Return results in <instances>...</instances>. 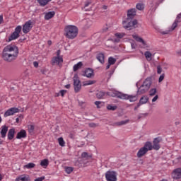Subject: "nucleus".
I'll use <instances>...</instances> for the list:
<instances>
[{
  "instance_id": "obj_9",
  "label": "nucleus",
  "mask_w": 181,
  "mask_h": 181,
  "mask_svg": "<svg viewBox=\"0 0 181 181\" xmlns=\"http://www.w3.org/2000/svg\"><path fill=\"white\" fill-rule=\"evenodd\" d=\"M105 179L107 181H117V173L115 171H107L105 173Z\"/></svg>"
},
{
  "instance_id": "obj_11",
  "label": "nucleus",
  "mask_w": 181,
  "mask_h": 181,
  "mask_svg": "<svg viewBox=\"0 0 181 181\" xmlns=\"http://www.w3.org/2000/svg\"><path fill=\"white\" fill-rule=\"evenodd\" d=\"M63 64V57H54L52 59V66H61Z\"/></svg>"
},
{
  "instance_id": "obj_61",
  "label": "nucleus",
  "mask_w": 181,
  "mask_h": 181,
  "mask_svg": "<svg viewBox=\"0 0 181 181\" xmlns=\"http://www.w3.org/2000/svg\"><path fill=\"white\" fill-rule=\"evenodd\" d=\"M108 8V6H105V5H104L103 6V9H107Z\"/></svg>"
},
{
  "instance_id": "obj_13",
  "label": "nucleus",
  "mask_w": 181,
  "mask_h": 181,
  "mask_svg": "<svg viewBox=\"0 0 181 181\" xmlns=\"http://www.w3.org/2000/svg\"><path fill=\"white\" fill-rule=\"evenodd\" d=\"M148 101H149V98H148V96L146 95H144L142 96L139 102L138 103V104L136 105V106L134 107V110L136 111V110L137 108H139V107L141 105H144V104H146V103H148Z\"/></svg>"
},
{
  "instance_id": "obj_39",
  "label": "nucleus",
  "mask_w": 181,
  "mask_h": 181,
  "mask_svg": "<svg viewBox=\"0 0 181 181\" xmlns=\"http://www.w3.org/2000/svg\"><path fill=\"white\" fill-rule=\"evenodd\" d=\"M107 108L110 111H115V110H117V106L115 105L112 106V105H108Z\"/></svg>"
},
{
  "instance_id": "obj_26",
  "label": "nucleus",
  "mask_w": 181,
  "mask_h": 181,
  "mask_svg": "<svg viewBox=\"0 0 181 181\" xmlns=\"http://www.w3.org/2000/svg\"><path fill=\"white\" fill-rule=\"evenodd\" d=\"M40 166L46 169L47 166H49V160L47 159L42 160L40 162Z\"/></svg>"
},
{
  "instance_id": "obj_4",
  "label": "nucleus",
  "mask_w": 181,
  "mask_h": 181,
  "mask_svg": "<svg viewBox=\"0 0 181 181\" xmlns=\"http://www.w3.org/2000/svg\"><path fill=\"white\" fill-rule=\"evenodd\" d=\"M148 151H152V143L151 141H147L145 143L144 147L141 148L137 152V158H142Z\"/></svg>"
},
{
  "instance_id": "obj_2",
  "label": "nucleus",
  "mask_w": 181,
  "mask_h": 181,
  "mask_svg": "<svg viewBox=\"0 0 181 181\" xmlns=\"http://www.w3.org/2000/svg\"><path fill=\"white\" fill-rule=\"evenodd\" d=\"M64 35L67 39H75L78 35V28L76 25H67L64 28Z\"/></svg>"
},
{
  "instance_id": "obj_15",
  "label": "nucleus",
  "mask_w": 181,
  "mask_h": 181,
  "mask_svg": "<svg viewBox=\"0 0 181 181\" xmlns=\"http://www.w3.org/2000/svg\"><path fill=\"white\" fill-rule=\"evenodd\" d=\"M160 142V140H159L158 138L154 139L153 141L152 149H154L155 151H159L160 149V145L159 144Z\"/></svg>"
},
{
  "instance_id": "obj_60",
  "label": "nucleus",
  "mask_w": 181,
  "mask_h": 181,
  "mask_svg": "<svg viewBox=\"0 0 181 181\" xmlns=\"http://www.w3.org/2000/svg\"><path fill=\"white\" fill-rule=\"evenodd\" d=\"M180 18H181V13L180 14H178L177 16V18H178V19H180Z\"/></svg>"
},
{
  "instance_id": "obj_48",
  "label": "nucleus",
  "mask_w": 181,
  "mask_h": 181,
  "mask_svg": "<svg viewBox=\"0 0 181 181\" xmlns=\"http://www.w3.org/2000/svg\"><path fill=\"white\" fill-rule=\"evenodd\" d=\"M101 102L100 101H96V102H95V105H96L97 107H98V108H101V106H100V105H101Z\"/></svg>"
},
{
  "instance_id": "obj_47",
  "label": "nucleus",
  "mask_w": 181,
  "mask_h": 181,
  "mask_svg": "<svg viewBox=\"0 0 181 181\" xmlns=\"http://www.w3.org/2000/svg\"><path fill=\"white\" fill-rule=\"evenodd\" d=\"M89 127L90 128H95L97 127V124L94 123V122H92V123H89Z\"/></svg>"
},
{
  "instance_id": "obj_50",
  "label": "nucleus",
  "mask_w": 181,
  "mask_h": 181,
  "mask_svg": "<svg viewBox=\"0 0 181 181\" xmlns=\"http://www.w3.org/2000/svg\"><path fill=\"white\" fill-rule=\"evenodd\" d=\"M158 98H159V96L156 95L153 99H152V103H155Z\"/></svg>"
},
{
  "instance_id": "obj_63",
  "label": "nucleus",
  "mask_w": 181,
  "mask_h": 181,
  "mask_svg": "<svg viewBox=\"0 0 181 181\" xmlns=\"http://www.w3.org/2000/svg\"><path fill=\"white\" fill-rule=\"evenodd\" d=\"M16 122H19V118L17 117V118L16 119Z\"/></svg>"
},
{
  "instance_id": "obj_52",
  "label": "nucleus",
  "mask_w": 181,
  "mask_h": 181,
  "mask_svg": "<svg viewBox=\"0 0 181 181\" xmlns=\"http://www.w3.org/2000/svg\"><path fill=\"white\" fill-rule=\"evenodd\" d=\"M33 66H34V67H39V63L37 62H34Z\"/></svg>"
},
{
  "instance_id": "obj_19",
  "label": "nucleus",
  "mask_w": 181,
  "mask_h": 181,
  "mask_svg": "<svg viewBox=\"0 0 181 181\" xmlns=\"http://www.w3.org/2000/svg\"><path fill=\"white\" fill-rule=\"evenodd\" d=\"M28 136V134L26 133V130L21 129L16 135V139H22V138H26Z\"/></svg>"
},
{
  "instance_id": "obj_33",
  "label": "nucleus",
  "mask_w": 181,
  "mask_h": 181,
  "mask_svg": "<svg viewBox=\"0 0 181 181\" xmlns=\"http://www.w3.org/2000/svg\"><path fill=\"white\" fill-rule=\"evenodd\" d=\"M115 36L117 39H122V37H124V36H125V33H117L115 34Z\"/></svg>"
},
{
  "instance_id": "obj_35",
  "label": "nucleus",
  "mask_w": 181,
  "mask_h": 181,
  "mask_svg": "<svg viewBox=\"0 0 181 181\" xmlns=\"http://www.w3.org/2000/svg\"><path fill=\"white\" fill-rule=\"evenodd\" d=\"M126 124H128V120H122L120 122H117L115 123V125H117L118 127H121L122 125H125Z\"/></svg>"
},
{
  "instance_id": "obj_16",
  "label": "nucleus",
  "mask_w": 181,
  "mask_h": 181,
  "mask_svg": "<svg viewBox=\"0 0 181 181\" xmlns=\"http://www.w3.org/2000/svg\"><path fill=\"white\" fill-rule=\"evenodd\" d=\"M136 15V9L131 8L130 10L127 11V19H134Z\"/></svg>"
},
{
  "instance_id": "obj_3",
  "label": "nucleus",
  "mask_w": 181,
  "mask_h": 181,
  "mask_svg": "<svg viewBox=\"0 0 181 181\" xmlns=\"http://www.w3.org/2000/svg\"><path fill=\"white\" fill-rule=\"evenodd\" d=\"M113 94L114 97H117V98H120L121 100H129L130 103H134L138 100L137 95H127L121 92H115Z\"/></svg>"
},
{
  "instance_id": "obj_55",
  "label": "nucleus",
  "mask_w": 181,
  "mask_h": 181,
  "mask_svg": "<svg viewBox=\"0 0 181 181\" xmlns=\"http://www.w3.org/2000/svg\"><path fill=\"white\" fill-rule=\"evenodd\" d=\"M169 33V31H162L161 35H168Z\"/></svg>"
},
{
  "instance_id": "obj_42",
  "label": "nucleus",
  "mask_w": 181,
  "mask_h": 181,
  "mask_svg": "<svg viewBox=\"0 0 181 181\" xmlns=\"http://www.w3.org/2000/svg\"><path fill=\"white\" fill-rule=\"evenodd\" d=\"M96 95L98 98H103L104 95H105V93L104 92H98Z\"/></svg>"
},
{
  "instance_id": "obj_7",
  "label": "nucleus",
  "mask_w": 181,
  "mask_h": 181,
  "mask_svg": "<svg viewBox=\"0 0 181 181\" xmlns=\"http://www.w3.org/2000/svg\"><path fill=\"white\" fill-rule=\"evenodd\" d=\"M74 88L75 93H80V90H81V81H80V78L77 74L74 76Z\"/></svg>"
},
{
  "instance_id": "obj_37",
  "label": "nucleus",
  "mask_w": 181,
  "mask_h": 181,
  "mask_svg": "<svg viewBox=\"0 0 181 181\" xmlns=\"http://www.w3.org/2000/svg\"><path fill=\"white\" fill-rule=\"evenodd\" d=\"M179 20L176 19L171 26V30H175L176 28H177V23Z\"/></svg>"
},
{
  "instance_id": "obj_21",
  "label": "nucleus",
  "mask_w": 181,
  "mask_h": 181,
  "mask_svg": "<svg viewBox=\"0 0 181 181\" xmlns=\"http://www.w3.org/2000/svg\"><path fill=\"white\" fill-rule=\"evenodd\" d=\"M8 127L6 125L1 126V131H0L1 138H6V134H8Z\"/></svg>"
},
{
  "instance_id": "obj_36",
  "label": "nucleus",
  "mask_w": 181,
  "mask_h": 181,
  "mask_svg": "<svg viewBox=\"0 0 181 181\" xmlns=\"http://www.w3.org/2000/svg\"><path fill=\"white\" fill-rule=\"evenodd\" d=\"M58 142H59L60 146H65V145H66V141H64V139H63V137L59 138Z\"/></svg>"
},
{
  "instance_id": "obj_56",
  "label": "nucleus",
  "mask_w": 181,
  "mask_h": 181,
  "mask_svg": "<svg viewBox=\"0 0 181 181\" xmlns=\"http://www.w3.org/2000/svg\"><path fill=\"white\" fill-rule=\"evenodd\" d=\"M110 67H111V64H108L106 66V70H108V69H110Z\"/></svg>"
},
{
  "instance_id": "obj_18",
  "label": "nucleus",
  "mask_w": 181,
  "mask_h": 181,
  "mask_svg": "<svg viewBox=\"0 0 181 181\" xmlns=\"http://www.w3.org/2000/svg\"><path fill=\"white\" fill-rule=\"evenodd\" d=\"M45 15V21H49V19H52V18L54 17V15H56V12L54 11H49L44 13Z\"/></svg>"
},
{
  "instance_id": "obj_43",
  "label": "nucleus",
  "mask_w": 181,
  "mask_h": 181,
  "mask_svg": "<svg viewBox=\"0 0 181 181\" xmlns=\"http://www.w3.org/2000/svg\"><path fill=\"white\" fill-rule=\"evenodd\" d=\"M82 158L83 159H88L90 157L88 156V153L83 152L81 154Z\"/></svg>"
},
{
  "instance_id": "obj_23",
  "label": "nucleus",
  "mask_w": 181,
  "mask_h": 181,
  "mask_svg": "<svg viewBox=\"0 0 181 181\" xmlns=\"http://www.w3.org/2000/svg\"><path fill=\"white\" fill-rule=\"evenodd\" d=\"M96 59L97 60H98V62H100V63H101V64H104L105 63L104 59H105V56L104 55V54L103 53L98 54Z\"/></svg>"
},
{
  "instance_id": "obj_44",
  "label": "nucleus",
  "mask_w": 181,
  "mask_h": 181,
  "mask_svg": "<svg viewBox=\"0 0 181 181\" xmlns=\"http://www.w3.org/2000/svg\"><path fill=\"white\" fill-rule=\"evenodd\" d=\"M164 78H165V74L160 75L159 77V79H158V82L162 83V81H163Z\"/></svg>"
},
{
  "instance_id": "obj_12",
  "label": "nucleus",
  "mask_w": 181,
  "mask_h": 181,
  "mask_svg": "<svg viewBox=\"0 0 181 181\" xmlns=\"http://www.w3.org/2000/svg\"><path fill=\"white\" fill-rule=\"evenodd\" d=\"M19 112V109L16 107H11L7 110L4 113V117H11V115H14L15 114Z\"/></svg>"
},
{
  "instance_id": "obj_20",
  "label": "nucleus",
  "mask_w": 181,
  "mask_h": 181,
  "mask_svg": "<svg viewBox=\"0 0 181 181\" xmlns=\"http://www.w3.org/2000/svg\"><path fill=\"white\" fill-rule=\"evenodd\" d=\"M15 181H30V177L28 175H19Z\"/></svg>"
},
{
  "instance_id": "obj_31",
  "label": "nucleus",
  "mask_w": 181,
  "mask_h": 181,
  "mask_svg": "<svg viewBox=\"0 0 181 181\" xmlns=\"http://www.w3.org/2000/svg\"><path fill=\"white\" fill-rule=\"evenodd\" d=\"M40 6H46L49 4V0H37Z\"/></svg>"
},
{
  "instance_id": "obj_41",
  "label": "nucleus",
  "mask_w": 181,
  "mask_h": 181,
  "mask_svg": "<svg viewBox=\"0 0 181 181\" xmlns=\"http://www.w3.org/2000/svg\"><path fill=\"white\" fill-rule=\"evenodd\" d=\"M33 131H35V125L31 124V125L28 126V132L30 134H32V133H33Z\"/></svg>"
},
{
  "instance_id": "obj_25",
  "label": "nucleus",
  "mask_w": 181,
  "mask_h": 181,
  "mask_svg": "<svg viewBox=\"0 0 181 181\" xmlns=\"http://www.w3.org/2000/svg\"><path fill=\"white\" fill-rule=\"evenodd\" d=\"M83 67V62H79L73 66V71H77V70H80Z\"/></svg>"
},
{
  "instance_id": "obj_10",
  "label": "nucleus",
  "mask_w": 181,
  "mask_h": 181,
  "mask_svg": "<svg viewBox=\"0 0 181 181\" xmlns=\"http://www.w3.org/2000/svg\"><path fill=\"white\" fill-rule=\"evenodd\" d=\"M81 76L87 77V78H93L94 77V70L91 68H87L86 70L82 71Z\"/></svg>"
},
{
  "instance_id": "obj_58",
  "label": "nucleus",
  "mask_w": 181,
  "mask_h": 181,
  "mask_svg": "<svg viewBox=\"0 0 181 181\" xmlns=\"http://www.w3.org/2000/svg\"><path fill=\"white\" fill-rule=\"evenodd\" d=\"M2 179H4V175H2V174L0 173V181H1Z\"/></svg>"
},
{
  "instance_id": "obj_8",
  "label": "nucleus",
  "mask_w": 181,
  "mask_h": 181,
  "mask_svg": "<svg viewBox=\"0 0 181 181\" xmlns=\"http://www.w3.org/2000/svg\"><path fill=\"white\" fill-rule=\"evenodd\" d=\"M32 28H33V22L32 20H29L23 25V33L28 35L32 30Z\"/></svg>"
},
{
  "instance_id": "obj_28",
  "label": "nucleus",
  "mask_w": 181,
  "mask_h": 181,
  "mask_svg": "<svg viewBox=\"0 0 181 181\" xmlns=\"http://www.w3.org/2000/svg\"><path fill=\"white\" fill-rule=\"evenodd\" d=\"M95 83H97V81L89 80L83 81L82 84L83 87H86L87 86H92V84H95Z\"/></svg>"
},
{
  "instance_id": "obj_5",
  "label": "nucleus",
  "mask_w": 181,
  "mask_h": 181,
  "mask_svg": "<svg viewBox=\"0 0 181 181\" xmlns=\"http://www.w3.org/2000/svg\"><path fill=\"white\" fill-rule=\"evenodd\" d=\"M130 20L131 18H126L122 22L123 28L124 29H127L128 30H131L132 29L137 28L138 26V21L136 20L130 21Z\"/></svg>"
},
{
  "instance_id": "obj_54",
  "label": "nucleus",
  "mask_w": 181,
  "mask_h": 181,
  "mask_svg": "<svg viewBox=\"0 0 181 181\" xmlns=\"http://www.w3.org/2000/svg\"><path fill=\"white\" fill-rule=\"evenodd\" d=\"M2 22H4V16H0V25H1V23H2Z\"/></svg>"
},
{
  "instance_id": "obj_32",
  "label": "nucleus",
  "mask_w": 181,
  "mask_h": 181,
  "mask_svg": "<svg viewBox=\"0 0 181 181\" xmlns=\"http://www.w3.org/2000/svg\"><path fill=\"white\" fill-rule=\"evenodd\" d=\"M35 166H36V164H35L33 163H30L24 165V168H25V169H33V168H35Z\"/></svg>"
},
{
  "instance_id": "obj_34",
  "label": "nucleus",
  "mask_w": 181,
  "mask_h": 181,
  "mask_svg": "<svg viewBox=\"0 0 181 181\" xmlns=\"http://www.w3.org/2000/svg\"><path fill=\"white\" fill-rule=\"evenodd\" d=\"M116 62H117V59H115V58L112 57H110L108 58V64H110V65L115 64Z\"/></svg>"
},
{
  "instance_id": "obj_49",
  "label": "nucleus",
  "mask_w": 181,
  "mask_h": 181,
  "mask_svg": "<svg viewBox=\"0 0 181 181\" xmlns=\"http://www.w3.org/2000/svg\"><path fill=\"white\" fill-rule=\"evenodd\" d=\"M89 5H91V1H86L84 8H86L88 7Z\"/></svg>"
},
{
  "instance_id": "obj_29",
  "label": "nucleus",
  "mask_w": 181,
  "mask_h": 181,
  "mask_svg": "<svg viewBox=\"0 0 181 181\" xmlns=\"http://www.w3.org/2000/svg\"><path fill=\"white\" fill-rule=\"evenodd\" d=\"M148 90H146V87H145L144 85H141L138 90V93L139 94H145V93H146V91H148Z\"/></svg>"
},
{
  "instance_id": "obj_40",
  "label": "nucleus",
  "mask_w": 181,
  "mask_h": 181,
  "mask_svg": "<svg viewBox=\"0 0 181 181\" xmlns=\"http://www.w3.org/2000/svg\"><path fill=\"white\" fill-rule=\"evenodd\" d=\"M155 94H156V88L151 89L149 91V95L151 97H153V95H155Z\"/></svg>"
},
{
  "instance_id": "obj_24",
  "label": "nucleus",
  "mask_w": 181,
  "mask_h": 181,
  "mask_svg": "<svg viewBox=\"0 0 181 181\" xmlns=\"http://www.w3.org/2000/svg\"><path fill=\"white\" fill-rule=\"evenodd\" d=\"M15 137V129H10L8 132V139L12 141V139Z\"/></svg>"
},
{
  "instance_id": "obj_62",
  "label": "nucleus",
  "mask_w": 181,
  "mask_h": 181,
  "mask_svg": "<svg viewBox=\"0 0 181 181\" xmlns=\"http://www.w3.org/2000/svg\"><path fill=\"white\" fill-rule=\"evenodd\" d=\"M3 143H4V140L2 139H0V145H2Z\"/></svg>"
},
{
  "instance_id": "obj_6",
  "label": "nucleus",
  "mask_w": 181,
  "mask_h": 181,
  "mask_svg": "<svg viewBox=\"0 0 181 181\" xmlns=\"http://www.w3.org/2000/svg\"><path fill=\"white\" fill-rule=\"evenodd\" d=\"M22 32V26L18 25L14 32L8 37V42H12V40H16L18 37L21 36L20 33Z\"/></svg>"
},
{
  "instance_id": "obj_14",
  "label": "nucleus",
  "mask_w": 181,
  "mask_h": 181,
  "mask_svg": "<svg viewBox=\"0 0 181 181\" xmlns=\"http://www.w3.org/2000/svg\"><path fill=\"white\" fill-rule=\"evenodd\" d=\"M132 37H133V39L136 42H139V43H141L144 46V47H148V45L146 44L145 40H144V39H142V37H141L136 35H133Z\"/></svg>"
},
{
  "instance_id": "obj_51",
  "label": "nucleus",
  "mask_w": 181,
  "mask_h": 181,
  "mask_svg": "<svg viewBox=\"0 0 181 181\" xmlns=\"http://www.w3.org/2000/svg\"><path fill=\"white\" fill-rule=\"evenodd\" d=\"M60 94H61L62 97H64V94H66V90H60Z\"/></svg>"
},
{
  "instance_id": "obj_64",
  "label": "nucleus",
  "mask_w": 181,
  "mask_h": 181,
  "mask_svg": "<svg viewBox=\"0 0 181 181\" xmlns=\"http://www.w3.org/2000/svg\"><path fill=\"white\" fill-rule=\"evenodd\" d=\"M2 122V117H0V124Z\"/></svg>"
},
{
  "instance_id": "obj_27",
  "label": "nucleus",
  "mask_w": 181,
  "mask_h": 181,
  "mask_svg": "<svg viewBox=\"0 0 181 181\" xmlns=\"http://www.w3.org/2000/svg\"><path fill=\"white\" fill-rule=\"evenodd\" d=\"M144 56L148 62H151L152 60V53L149 51H146L144 52Z\"/></svg>"
},
{
  "instance_id": "obj_38",
  "label": "nucleus",
  "mask_w": 181,
  "mask_h": 181,
  "mask_svg": "<svg viewBox=\"0 0 181 181\" xmlns=\"http://www.w3.org/2000/svg\"><path fill=\"white\" fill-rule=\"evenodd\" d=\"M73 170H74V168L73 167H66L65 168V172L68 175H70V173H71V172H73Z\"/></svg>"
},
{
  "instance_id": "obj_53",
  "label": "nucleus",
  "mask_w": 181,
  "mask_h": 181,
  "mask_svg": "<svg viewBox=\"0 0 181 181\" xmlns=\"http://www.w3.org/2000/svg\"><path fill=\"white\" fill-rule=\"evenodd\" d=\"M60 53H61L60 50H58L57 52V57H62V56H60Z\"/></svg>"
},
{
  "instance_id": "obj_30",
  "label": "nucleus",
  "mask_w": 181,
  "mask_h": 181,
  "mask_svg": "<svg viewBox=\"0 0 181 181\" xmlns=\"http://www.w3.org/2000/svg\"><path fill=\"white\" fill-rule=\"evenodd\" d=\"M136 8L138 11H144V9H145V4H142V3H138L136 5Z\"/></svg>"
},
{
  "instance_id": "obj_45",
  "label": "nucleus",
  "mask_w": 181,
  "mask_h": 181,
  "mask_svg": "<svg viewBox=\"0 0 181 181\" xmlns=\"http://www.w3.org/2000/svg\"><path fill=\"white\" fill-rule=\"evenodd\" d=\"M45 179V176H42L38 178H36L34 181H44Z\"/></svg>"
},
{
  "instance_id": "obj_57",
  "label": "nucleus",
  "mask_w": 181,
  "mask_h": 181,
  "mask_svg": "<svg viewBox=\"0 0 181 181\" xmlns=\"http://www.w3.org/2000/svg\"><path fill=\"white\" fill-rule=\"evenodd\" d=\"M47 45H48L49 46H51V45H52V41H51V40H48Z\"/></svg>"
},
{
  "instance_id": "obj_59",
  "label": "nucleus",
  "mask_w": 181,
  "mask_h": 181,
  "mask_svg": "<svg viewBox=\"0 0 181 181\" xmlns=\"http://www.w3.org/2000/svg\"><path fill=\"white\" fill-rule=\"evenodd\" d=\"M70 87H71L70 84H67L65 86L66 88H70Z\"/></svg>"
},
{
  "instance_id": "obj_46",
  "label": "nucleus",
  "mask_w": 181,
  "mask_h": 181,
  "mask_svg": "<svg viewBox=\"0 0 181 181\" xmlns=\"http://www.w3.org/2000/svg\"><path fill=\"white\" fill-rule=\"evenodd\" d=\"M157 73H158V74H160L162 73V67H160V66H158Z\"/></svg>"
},
{
  "instance_id": "obj_1",
  "label": "nucleus",
  "mask_w": 181,
  "mask_h": 181,
  "mask_svg": "<svg viewBox=\"0 0 181 181\" xmlns=\"http://www.w3.org/2000/svg\"><path fill=\"white\" fill-rule=\"evenodd\" d=\"M18 56H19V48L15 45H8L3 49L2 59L7 63L16 60Z\"/></svg>"
},
{
  "instance_id": "obj_22",
  "label": "nucleus",
  "mask_w": 181,
  "mask_h": 181,
  "mask_svg": "<svg viewBox=\"0 0 181 181\" xmlns=\"http://www.w3.org/2000/svg\"><path fill=\"white\" fill-rule=\"evenodd\" d=\"M151 84H152V81L151 78H147L142 84V86L146 87V89L144 90H149V88H151Z\"/></svg>"
},
{
  "instance_id": "obj_17",
  "label": "nucleus",
  "mask_w": 181,
  "mask_h": 181,
  "mask_svg": "<svg viewBox=\"0 0 181 181\" xmlns=\"http://www.w3.org/2000/svg\"><path fill=\"white\" fill-rule=\"evenodd\" d=\"M173 179H181V168L175 169L173 171Z\"/></svg>"
}]
</instances>
